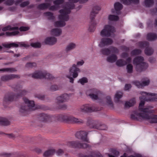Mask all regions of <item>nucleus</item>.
I'll return each instance as SVG.
<instances>
[{
    "instance_id": "obj_1",
    "label": "nucleus",
    "mask_w": 157,
    "mask_h": 157,
    "mask_svg": "<svg viewBox=\"0 0 157 157\" xmlns=\"http://www.w3.org/2000/svg\"><path fill=\"white\" fill-rule=\"evenodd\" d=\"M39 116L40 121L45 122L57 120L74 124H82L83 123V120L81 119L76 118L72 116H69L65 114L51 116L44 113H41Z\"/></svg>"
},
{
    "instance_id": "obj_2",
    "label": "nucleus",
    "mask_w": 157,
    "mask_h": 157,
    "mask_svg": "<svg viewBox=\"0 0 157 157\" xmlns=\"http://www.w3.org/2000/svg\"><path fill=\"white\" fill-rule=\"evenodd\" d=\"M67 7L59 10V12L61 14L59 16V18L62 21H58L55 22L54 25L56 27H62L64 26L66 23L64 21H67L69 19L68 14L71 12V9L75 8V5L72 2H67L66 4Z\"/></svg>"
},
{
    "instance_id": "obj_3",
    "label": "nucleus",
    "mask_w": 157,
    "mask_h": 157,
    "mask_svg": "<svg viewBox=\"0 0 157 157\" xmlns=\"http://www.w3.org/2000/svg\"><path fill=\"white\" fill-rule=\"evenodd\" d=\"M140 111L143 113H138L135 111L134 114H132L131 115V118L132 120L139 121L140 118L143 119L148 120L151 123H153L152 122L153 120V117L156 115L151 114L149 115L148 113H153V110H149L148 108H140L139 109Z\"/></svg>"
},
{
    "instance_id": "obj_4",
    "label": "nucleus",
    "mask_w": 157,
    "mask_h": 157,
    "mask_svg": "<svg viewBox=\"0 0 157 157\" xmlns=\"http://www.w3.org/2000/svg\"><path fill=\"white\" fill-rule=\"evenodd\" d=\"M14 89V91L19 92L18 94H15L13 93H9L6 94L3 99V105L5 106H6V104L22 97L27 93L25 90H22L19 86H17Z\"/></svg>"
},
{
    "instance_id": "obj_5",
    "label": "nucleus",
    "mask_w": 157,
    "mask_h": 157,
    "mask_svg": "<svg viewBox=\"0 0 157 157\" xmlns=\"http://www.w3.org/2000/svg\"><path fill=\"white\" fill-rule=\"evenodd\" d=\"M144 60L143 57L141 56H137L133 59V63L136 65L137 71L141 72L145 70L148 67V64L144 62Z\"/></svg>"
},
{
    "instance_id": "obj_6",
    "label": "nucleus",
    "mask_w": 157,
    "mask_h": 157,
    "mask_svg": "<svg viewBox=\"0 0 157 157\" xmlns=\"http://www.w3.org/2000/svg\"><path fill=\"white\" fill-rule=\"evenodd\" d=\"M23 101L25 104H23L20 108V112L21 113H26L28 112L40 108L35 107L34 102L33 101H30L26 98H23Z\"/></svg>"
},
{
    "instance_id": "obj_7",
    "label": "nucleus",
    "mask_w": 157,
    "mask_h": 157,
    "mask_svg": "<svg viewBox=\"0 0 157 157\" xmlns=\"http://www.w3.org/2000/svg\"><path fill=\"white\" fill-rule=\"evenodd\" d=\"M101 10L100 7L96 6L94 7L90 14V22L89 28V30L91 32H93L96 28V23L94 20L96 14L98 13V11Z\"/></svg>"
},
{
    "instance_id": "obj_8",
    "label": "nucleus",
    "mask_w": 157,
    "mask_h": 157,
    "mask_svg": "<svg viewBox=\"0 0 157 157\" xmlns=\"http://www.w3.org/2000/svg\"><path fill=\"white\" fill-rule=\"evenodd\" d=\"M32 77L35 78H45L50 80H52L54 78L52 75L47 73L46 71H36L33 74Z\"/></svg>"
},
{
    "instance_id": "obj_9",
    "label": "nucleus",
    "mask_w": 157,
    "mask_h": 157,
    "mask_svg": "<svg viewBox=\"0 0 157 157\" xmlns=\"http://www.w3.org/2000/svg\"><path fill=\"white\" fill-rule=\"evenodd\" d=\"M115 31L113 27L109 25H106L101 32L100 34L102 37H110L111 33H113Z\"/></svg>"
},
{
    "instance_id": "obj_10",
    "label": "nucleus",
    "mask_w": 157,
    "mask_h": 157,
    "mask_svg": "<svg viewBox=\"0 0 157 157\" xmlns=\"http://www.w3.org/2000/svg\"><path fill=\"white\" fill-rule=\"evenodd\" d=\"M100 110V108L96 107L94 105L89 104L83 105L79 109L80 111L84 113L91 112L99 111Z\"/></svg>"
},
{
    "instance_id": "obj_11",
    "label": "nucleus",
    "mask_w": 157,
    "mask_h": 157,
    "mask_svg": "<svg viewBox=\"0 0 157 157\" xmlns=\"http://www.w3.org/2000/svg\"><path fill=\"white\" fill-rule=\"evenodd\" d=\"M80 72V70L76 67V65L74 64L72 67L70 69V75H67V77L70 79V82L73 83L74 82V79L71 77V76H72L73 78H75L78 76V72Z\"/></svg>"
},
{
    "instance_id": "obj_12",
    "label": "nucleus",
    "mask_w": 157,
    "mask_h": 157,
    "mask_svg": "<svg viewBox=\"0 0 157 157\" xmlns=\"http://www.w3.org/2000/svg\"><path fill=\"white\" fill-rule=\"evenodd\" d=\"M140 94L142 96L140 97L139 98L140 100V102L139 105V109L140 108H142L144 106L145 104V101H151V100H147L146 96H151L157 97V94L155 93H147L145 92H141Z\"/></svg>"
},
{
    "instance_id": "obj_13",
    "label": "nucleus",
    "mask_w": 157,
    "mask_h": 157,
    "mask_svg": "<svg viewBox=\"0 0 157 157\" xmlns=\"http://www.w3.org/2000/svg\"><path fill=\"white\" fill-rule=\"evenodd\" d=\"M138 45L140 48H146L145 50V54L148 56L151 55L153 53V50L151 48L148 47L149 43L147 41L140 42Z\"/></svg>"
},
{
    "instance_id": "obj_14",
    "label": "nucleus",
    "mask_w": 157,
    "mask_h": 157,
    "mask_svg": "<svg viewBox=\"0 0 157 157\" xmlns=\"http://www.w3.org/2000/svg\"><path fill=\"white\" fill-rule=\"evenodd\" d=\"M67 145L69 147L72 148H86L88 147H89V145L88 144L81 143L78 141L69 142L67 143Z\"/></svg>"
},
{
    "instance_id": "obj_15",
    "label": "nucleus",
    "mask_w": 157,
    "mask_h": 157,
    "mask_svg": "<svg viewBox=\"0 0 157 157\" xmlns=\"http://www.w3.org/2000/svg\"><path fill=\"white\" fill-rule=\"evenodd\" d=\"M88 134V132L85 131H78L76 133L75 136L77 138L80 139L83 141L89 143L90 142L87 137Z\"/></svg>"
},
{
    "instance_id": "obj_16",
    "label": "nucleus",
    "mask_w": 157,
    "mask_h": 157,
    "mask_svg": "<svg viewBox=\"0 0 157 157\" xmlns=\"http://www.w3.org/2000/svg\"><path fill=\"white\" fill-rule=\"evenodd\" d=\"M99 91L95 89H92L87 90L86 92L87 95L89 96L92 99L97 100L98 98V94Z\"/></svg>"
},
{
    "instance_id": "obj_17",
    "label": "nucleus",
    "mask_w": 157,
    "mask_h": 157,
    "mask_svg": "<svg viewBox=\"0 0 157 157\" xmlns=\"http://www.w3.org/2000/svg\"><path fill=\"white\" fill-rule=\"evenodd\" d=\"M69 99V95L67 94H64L56 98V102L57 105L60 103L66 101Z\"/></svg>"
},
{
    "instance_id": "obj_18",
    "label": "nucleus",
    "mask_w": 157,
    "mask_h": 157,
    "mask_svg": "<svg viewBox=\"0 0 157 157\" xmlns=\"http://www.w3.org/2000/svg\"><path fill=\"white\" fill-rule=\"evenodd\" d=\"M113 42V40L109 38H102L101 39L99 46L102 48L105 46L111 45Z\"/></svg>"
},
{
    "instance_id": "obj_19",
    "label": "nucleus",
    "mask_w": 157,
    "mask_h": 157,
    "mask_svg": "<svg viewBox=\"0 0 157 157\" xmlns=\"http://www.w3.org/2000/svg\"><path fill=\"white\" fill-rule=\"evenodd\" d=\"M20 76L18 75L10 74L5 75L2 76L1 79L3 81H7L9 80H12L14 78H19Z\"/></svg>"
},
{
    "instance_id": "obj_20",
    "label": "nucleus",
    "mask_w": 157,
    "mask_h": 157,
    "mask_svg": "<svg viewBox=\"0 0 157 157\" xmlns=\"http://www.w3.org/2000/svg\"><path fill=\"white\" fill-rule=\"evenodd\" d=\"M96 123L93 121H88L87 122V125L89 126L90 128H95L97 129L103 130L104 129L102 128V126H99L97 124H96Z\"/></svg>"
},
{
    "instance_id": "obj_21",
    "label": "nucleus",
    "mask_w": 157,
    "mask_h": 157,
    "mask_svg": "<svg viewBox=\"0 0 157 157\" xmlns=\"http://www.w3.org/2000/svg\"><path fill=\"white\" fill-rule=\"evenodd\" d=\"M133 83L139 88H142L143 86L148 85L150 83L149 80L143 81L142 82L140 83V82L137 81H134L133 82Z\"/></svg>"
},
{
    "instance_id": "obj_22",
    "label": "nucleus",
    "mask_w": 157,
    "mask_h": 157,
    "mask_svg": "<svg viewBox=\"0 0 157 157\" xmlns=\"http://www.w3.org/2000/svg\"><path fill=\"white\" fill-rule=\"evenodd\" d=\"M57 41V39L54 37H50L46 38L44 41L45 44L49 45L55 44Z\"/></svg>"
},
{
    "instance_id": "obj_23",
    "label": "nucleus",
    "mask_w": 157,
    "mask_h": 157,
    "mask_svg": "<svg viewBox=\"0 0 157 157\" xmlns=\"http://www.w3.org/2000/svg\"><path fill=\"white\" fill-rule=\"evenodd\" d=\"M81 157H102L101 154L98 151H92L89 155H83Z\"/></svg>"
},
{
    "instance_id": "obj_24",
    "label": "nucleus",
    "mask_w": 157,
    "mask_h": 157,
    "mask_svg": "<svg viewBox=\"0 0 157 157\" xmlns=\"http://www.w3.org/2000/svg\"><path fill=\"white\" fill-rule=\"evenodd\" d=\"M121 2L124 5H129L131 3L137 4L139 2V0H121Z\"/></svg>"
},
{
    "instance_id": "obj_25",
    "label": "nucleus",
    "mask_w": 157,
    "mask_h": 157,
    "mask_svg": "<svg viewBox=\"0 0 157 157\" xmlns=\"http://www.w3.org/2000/svg\"><path fill=\"white\" fill-rule=\"evenodd\" d=\"M50 5L51 4L49 3H42L39 5L37 6V8L39 10H44L49 7Z\"/></svg>"
},
{
    "instance_id": "obj_26",
    "label": "nucleus",
    "mask_w": 157,
    "mask_h": 157,
    "mask_svg": "<svg viewBox=\"0 0 157 157\" xmlns=\"http://www.w3.org/2000/svg\"><path fill=\"white\" fill-rule=\"evenodd\" d=\"M147 39L149 40H154L157 39V35L155 33H149L147 35Z\"/></svg>"
},
{
    "instance_id": "obj_27",
    "label": "nucleus",
    "mask_w": 157,
    "mask_h": 157,
    "mask_svg": "<svg viewBox=\"0 0 157 157\" xmlns=\"http://www.w3.org/2000/svg\"><path fill=\"white\" fill-rule=\"evenodd\" d=\"M135 98L131 99L129 101L126 102L124 105L125 108H129L133 106L136 103Z\"/></svg>"
},
{
    "instance_id": "obj_28",
    "label": "nucleus",
    "mask_w": 157,
    "mask_h": 157,
    "mask_svg": "<svg viewBox=\"0 0 157 157\" xmlns=\"http://www.w3.org/2000/svg\"><path fill=\"white\" fill-rule=\"evenodd\" d=\"M117 59V56L113 54L107 57V60L108 62L113 63L115 62Z\"/></svg>"
},
{
    "instance_id": "obj_29",
    "label": "nucleus",
    "mask_w": 157,
    "mask_h": 157,
    "mask_svg": "<svg viewBox=\"0 0 157 157\" xmlns=\"http://www.w3.org/2000/svg\"><path fill=\"white\" fill-rule=\"evenodd\" d=\"M51 32L52 35L57 36L60 35L62 32V31L60 29L55 28L52 29Z\"/></svg>"
},
{
    "instance_id": "obj_30",
    "label": "nucleus",
    "mask_w": 157,
    "mask_h": 157,
    "mask_svg": "<svg viewBox=\"0 0 157 157\" xmlns=\"http://www.w3.org/2000/svg\"><path fill=\"white\" fill-rule=\"evenodd\" d=\"M2 45L4 47L6 48H10L11 47L17 48L18 47V45L17 44L14 43L10 44L3 43Z\"/></svg>"
},
{
    "instance_id": "obj_31",
    "label": "nucleus",
    "mask_w": 157,
    "mask_h": 157,
    "mask_svg": "<svg viewBox=\"0 0 157 157\" xmlns=\"http://www.w3.org/2000/svg\"><path fill=\"white\" fill-rule=\"evenodd\" d=\"M10 124V122L6 118L0 117V125H7Z\"/></svg>"
},
{
    "instance_id": "obj_32",
    "label": "nucleus",
    "mask_w": 157,
    "mask_h": 157,
    "mask_svg": "<svg viewBox=\"0 0 157 157\" xmlns=\"http://www.w3.org/2000/svg\"><path fill=\"white\" fill-rule=\"evenodd\" d=\"M55 152L54 149H50L46 151L44 154V157H48L53 155Z\"/></svg>"
},
{
    "instance_id": "obj_33",
    "label": "nucleus",
    "mask_w": 157,
    "mask_h": 157,
    "mask_svg": "<svg viewBox=\"0 0 157 157\" xmlns=\"http://www.w3.org/2000/svg\"><path fill=\"white\" fill-rule=\"evenodd\" d=\"M127 63V62L122 59H119L116 62V65L120 67H123L126 65Z\"/></svg>"
},
{
    "instance_id": "obj_34",
    "label": "nucleus",
    "mask_w": 157,
    "mask_h": 157,
    "mask_svg": "<svg viewBox=\"0 0 157 157\" xmlns=\"http://www.w3.org/2000/svg\"><path fill=\"white\" fill-rule=\"evenodd\" d=\"M19 29V28L17 27H11L10 25H8L3 28L2 30L3 31H6L8 30H18Z\"/></svg>"
},
{
    "instance_id": "obj_35",
    "label": "nucleus",
    "mask_w": 157,
    "mask_h": 157,
    "mask_svg": "<svg viewBox=\"0 0 157 157\" xmlns=\"http://www.w3.org/2000/svg\"><path fill=\"white\" fill-rule=\"evenodd\" d=\"M123 6V5L119 2H117L114 5V7L116 11H119L121 10Z\"/></svg>"
},
{
    "instance_id": "obj_36",
    "label": "nucleus",
    "mask_w": 157,
    "mask_h": 157,
    "mask_svg": "<svg viewBox=\"0 0 157 157\" xmlns=\"http://www.w3.org/2000/svg\"><path fill=\"white\" fill-rule=\"evenodd\" d=\"M101 52L103 55L108 56L111 53L110 49L108 48H105L102 49L101 50Z\"/></svg>"
},
{
    "instance_id": "obj_37",
    "label": "nucleus",
    "mask_w": 157,
    "mask_h": 157,
    "mask_svg": "<svg viewBox=\"0 0 157 157\" xmlns=\"http://www.w3.org/2000/svg\"><path fill=\"white\" fill-rule=\"evenodd\" d=\"M108 19L110 21H116L119 19L118 16L114 15H109L108 17Z\"/></svg>"
},
{
    "instance_id": "obj_38",
    "label": "nucleus",
    "mask_w": 157,
    "mask_h": 157,
    "mask_svg": "<svg viewBox=\"0 0 157 157\" xmlns=\"http://www.w3.org/2000/svg\"><path fill=\"white\" fill-rule=\"evenodd\" d=\"M17 70L14 68H4L0 69V71L3 72H13L16 71Z\"/></svg>"
},
{
    "instance_id": "obj_39",
    "label": "nucleus",
    "mask_w": 157,
    "mask_h": 157,
    "mask_svg": "<svg viewBox=\"0 0 157 157\" xmlns=\"http://www.w3.org/2000/svg\"><path fill=\"white\" fill-rule=\"evenodd\" d=\"M154 3L153 0H145L144 3L147 7H150L153 5Z\"/></svg>"
},
{
    "instance_id": "obj_40",
    "label": "nucleus",
    "mask_w": 157,
    "mask_h": 157,
    "mask_svg": "<svg viewBox=\"0 0 157 157\" xmlns=\"http://www.w3.org/2000/svg\"><path fill=\"white\" fill-rule=\"evenodd\" d=\"M45 15L48 17V19L49 20H54L55 19V17L53 15V14L51 12H48L44 13Z\"/></svg>"
},
{
    "instance_id": "obj_41",
    "label": "nucleus",
    "mask_w": 157,
    "mask_h": 157,
    "mask_svg": "<svg viewBox=\"0 0 157 157\" xmlns=\"http://www.w3.org/2000/svg\"><path fill=\"white\" fill-rule=\"evenodd\" d=\"M18 30H16V31H14L11 32H6V34L7 36H12L16 35L19 33V32Z\"/></svg>"
},
{
    "instance_id": "obj_42",
    "label": "nucleus",
    "mask_w": 157,
    "mask_h": 157,
    "mask_svg": "<svg viewBox=\"0 0 157 157\" xmlns=\"http://www.w3.org/2000/svg\"><path fill=\"white\" fill-rule=\"evenodd\" d=\"M127 72L129 74H131L133 72V66L132 64H129L126 67Z\"/></svg>"
},
{
    "instance_id": "obj_43",
    "label": "nucleus",
    "mask_w": 157,
    "mask_h": 157,
    "mask_svg": "<svg viewBox=\"0 0 157 157\" xmlns=\"http://www.w3.org/2000/svg\"><path fill=\"white\" fill-rule=\"evenodd\" d=\"M141 51L139 49H136L132 50L131 52V54L132 56L138 55L141 53Z\"/></svg>"
},
{
    "instance_id": "obj_44",
    "label": "nucleus",
    "mask_w": 157,
    "mask_h": 157,
    "mask_svg": "<svg viewBox=\"0 0 157 157\" xmlns=\"http://www.w3.org/2000/svg\"><path fill=\"white\" fill-rule=\"evenodd\" d=\"M75 44L71 43L66 48V51L68 52L69 51L73 49L75 47Z\"/></svg>"
},
{
    "instance_id": "obj_45",
    "label": "nucleus",
    "mask_w": 157,
    "mask_h": 157,
    "mask_svg": "<svg viewBox=\"0 0 157 157\" xmlns=\"http://www.w3.org/2000/svg\"><path fill=\"white\" fill-rule=\"evenodd\" d=\"M57 106L56 108L57 109H61L64 110L67 108V105L65 104L61 105L60 104H57Z\"/></svg>"
},
{
    "instance_id": "obj_46",
    "label": "nucleus",
    "mask_w": 157,
    "mask_h": 157,
    "mask_svg": "<svg viewBox=\"0 0 157 157\" xmlns=\"http://www.w3.org/2000/svg\"><path fill=\"white\" fill-rule=\"evenodd\" d=\"M122 92L120 91H117L115 95V98H117V101H118V100L122 97Z\"/></svg>"
},
{
    "instance_id": "obj_47",
    "label": "nucleus",
    "mask_w": 157,
    "mask_h": 157,
    "mask_svg": "<svg viewBox=\"0 0 157 157\" xmlns=\"http://www.w3.org/2000/svg\"><path fill=\"white\" fill-rule=\"evenodd\" d=\"M64 2V0H56L53 1V4L56 6L62 4Z\"/></svg>"
},
{
    "instance_id": "obj_48",
    "label": "nucleus",
    "mask_w": 157,
    "mask_h": 157,
    "mask_svg": "<svg viewBox=\"0 0 157 157\" xmlns=\"http://www.w3.org/2000/svg\"><path fill=\"white\" fill-rule=\"evenodd\" d=\"M106 102L108 105H110L112 106H113V104L111 99L110 96H108L106 98Z\"/></svg>"
},
{
    "instance_id": "obj_49",
    "label": "nucleus",
    "mask_w": 157,
    "mask_h": 157,
    "mask_svg": "<svg viewBox=\"0 0 157 157\" xmlns=\"http://www.w3.org/2000/svg\"><path fill=\"white\" fill-rule=\"evenodd\" d=\"M36 66V64L35 63H28L26 65L27 67L32 68Z\"/></svg>"
},
{
    "instance_id": "obj_50",
    "label": "nucleus",
    "mask_w": 157,
    "mask_h": 157,
    "mask_svg": "<svg viewBox=\"0 0 157 157\" xmlns=\"http://www.w3.org/2000/svg\"><path fill=\"white\" fill-rule=\"evenodd\" d=\"M31 45L32 47L35 48H39L41 46V44L38 42L32 43L31 44Z\"/></svg>"
},
{
    "instance_id": "obj_51",
    "label": "nucleus",
    "mask_w": 157,
    "mask_h": 157,
    "mask_svg": "<svg viewBox=\"0 0 157 157\" xmlns=\"http://www.w3.org/2000/svg\"><path fill=\"white\" fill-rule=\"evenodd\" d=\"M110 51L114 53H118L119 52V51L117 48L113 46H111L110 47Z\"/></svg>"
},
{
    "instance_id": "obj_52",
    "label": "nucleus",
    "mask_w": 157,
    "mask_h": 157,
    "mask_svg": "<svg viewBox=\"0 0 157 157\" xmlns=\"http://www.w3.org/2000/svg\"><path fill=\"white\" fill-rule=\"evenodd\" d=\"M87 79L86 78L83 77L80 79L78 81V82H80L82 85H83L85 83L87 82Z\"/></svg>"
},
{
    "instance_id": "obj_53",
    "label": "nucleus",
    "mask_w": 157,
    "mask_h": 157,
    "mask_svg": "<svg viewBox=\"0 0 157 157\" xmlns=\"http://www.w3.org/2000/svg\"><path fill=\"white\" fill-rule=\"evenodd\" d=\"M59 86L56 85H52L50 87V90L52 91H55L59 89Z\"/></svg>"
},
{
    "instance_id": "obj_54",
    "label": "nucleus",
    "mask_w": 157,
    "mask_h": 157,
    "mask_svg": "<svg viewBox=\"0 0 157 157\" xmlns=\"http://www.w3.org/2000/svg\"><path fill=\"white\" fill-rule=\"evenodd\" d=\"M49 10H57L59 8V6H56V5L50 6Z\"/></svg>"
},
{
    "instance_id": "obj_55",
    "label": "nucleus",
    "mask_w": 157,
    "mask_h": 157,
    "mask_svg": "<svg viewBox=\"0 0 157 157\" xmlns=\"http://www.w3.org/2000/svg\"><path fill=\"white\" fill-rule=\"evenodd\" d=\"M14 2V0H7L5 2V4L8 6H11Z\"/></svg>"
},
{
    "instance_id": "obj_56",
    "label": "nucleus",
    "mask_w": 157,
    "mask_h": 157,
    "mask_svg": "<svg viewBox=\"0 0 157 157\" xmlns=\"http://www.w3.org/2000/svg\"><path fill=\"white\" fill-rule=\"evenodd\" d=\"M29 4V1L24 2L20 4V6L21 7H24L28 5Z\"/></svg>"
},
{
    "instance_id": "obj_57",
    "label": "nucleus",
    "mask_w": 157,
    "mask_h": 157,
    "mask_svg": "<svg viewBox=\"0 0 157 157\" xmlns=\"http://www.w3.org/2000/svg\"><path fill=\"white\" fill-rule=\"evenodd\" d=\"M29 28L25 26H21L19 28V30L21 31H25L28 30L29 29Z\"/></svg>"
},
{
    "instance_id": "obj_58",
    "label": "nucleus",
    "mask_w": 157,
    "mask_h": 157,
    "mask_svg": "<svg viewBox=\"0 0 157 157\" xmlns=\"http://www.w3.org/2000/svg\"><path fill=\"white\" fill-rule=\"evenodd\" d=\"M131 87V86L130 84H126L124 87V89L125 90H128Z\"/></svg>"
},
{
    "instance_id": "obj_59",
    "label": "nucleus",
    "mask_w": 157,
    "mask_h": 157,
    "mask_svg": "<svg viewBox=\"0 0 157 157\" xmlns=\"http://www.w3.org/2000/svg\"><path fill=\"white\" fill-rule=\"evenodd\" d=\"M36 97L38 99L41 100H43L44 98V95L40 94H38L36 95Z\"/></svg>"
},
{
    "instance_id": "obj_60",
    "label": "nucleus",
    "mask_w": 157,
    "mask_h": 157,
    "mask_svg": "<svg viewBox=\"0 0 157 157\" xmlns=\"http://www.w3.org/2000/svg\"><path fill=\"white\" fill-rule=\"evenodd\" d=\"M151 12L152 14H155L157 13V7L151 9Z\"/></svg>"
},
{
    "instance_id": "obj_61",
    "label": "nucleus",
    "mask_w": 157,
    "mask_h": 157,
    "mask_svg": "<svg viewBox=\"0 0 157 157\" xmlns=\"http://www.w3.org/2000/svg\"><path fill=\"white\" fill-rule=\"evenodd\" d=\"M128 54L127 53L123 52L121 54V57L123 58H125L128 57Z\"/></svg>"
},
{
    "instance_id": "obj_62",
    "label": "nucleus",
    "mask_w": 157,
    "mask_h": 157,
    "mask_svg": "<svg viewBox=\"0 0 157 157\" xmlns=\"http://www.w3.org/2000/svg\"><path fill=\"white\" fill-rule=\"evenodd\" d=\"M153 117V120L152 122H153V123H157V115L154 116Z\"/></svg>"
},
{
    "instance_id": "obj_63",
    "label": "nucleus",
    "mask_w": 157,
    "mask_h": 157,
    "mask_svg": "<svg viewBox=\"0 0 157 157\" xmlns=\"http://www.w3.org/2000/svg\"><path fill=\"white\" fill-rule=\"evenodd\" d=\"M63 152V151L61 149H59L56 152V153L58 155H60Z\"/></svg>"
},
{
    "instance_id": "obj_64",
    "label": "nucleus",
    "mask_w": 157,
    "mask_h": 157,
    "mask_svg": "<svg viewBox=\"0 0 157 157\" xmlns=\"http://www.w3.org/2000/svg\"><path fill=\"white\" fill-rule=\"evenodd\" d=\"M84 63V61L83 60H82L81 61L78 62L77 63V64L78 66H82Z\"/></svg>"
}]
</instances>
